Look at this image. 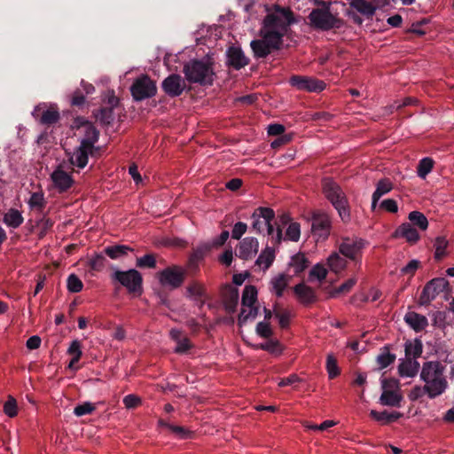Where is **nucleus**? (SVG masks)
Segmentation results:
<instances>
[{
    "instance_id": "nucleus-1",
    "label": "nucleus",
    "mask_w": 454,
    "mask_h": 454,
    "mask_svg": "<svg viewBox=\"0 0 454 454\" xmlns=\"http://www.w3.org/2000/svg\"><path fill=\"white\" fill-rule=\"evenodd\" d=\"M292 12L288 8L275 7L274 12L268 14L260 31V39L250 43L255 58H265L271 51L278 50L287 27L294 22Z\"/></svg>"
},
{
    "instance_id": "nucleus-2",
    "label": "nucleus",
    "mask_w": 454,
    "mask_h": 454,
    "mask_svg": "<svg viewBox=\"0 0 454 454\" xmlns=\"http://www.w3.org/2000/svg\"><path fill=\"white\" fill-rule=\"evenodd\" d=\"M443 371L444 368L437 361H430L423 364L420 378L425 382V391L430 398L442 395L447 388Z\"/></svg>"
},
{
    "instance_id": "nucleus-3",
    "label": "nucleus",
    "mask_w": 454,
    "mask_h": 454,
    "mask_svg": "<svg viewBox=\"0 0 454 454\" xmlns=\"http://www.w3.org/2000/svg\"><path fill=\"white\" fill-rule=\"evenodd\" d=\"M184 74L189 82L200 85H211L215 75L213 63L208 57L200 60H190L184 67Z\"/></svg>"
},
{
    "instance_id": "nucleus-4",
    "label": "nucleus",
    "mask_w": 454,
    "mask_h": 454,
    "mask_svg": "<svg viewBox=\"0 0 454 454\" xmlns=\"http://www.w3.org/2000/svg\"><path fill=\"white\" fill-rule=\"evenodd\" d=\"M322 190L325 198L337 210L341 220L348 222L350 218L348 202L340 186L332 178L325 177L322 181Z\"/></svg>"
},
{
    "instance_id": "nucleus-5",
    "label": "nucleus",
    "mask_w": 454,
    "mask_h": 454,
    "mask_svg": "<svg viewBox=\"0 0 454 454\" xmlns=\"http://www.w3.org/2000/svg\"><path fill=\"white\" fill-rule=\"evenodd\" d=\"M275 216L274 211L269 207H258L252 215V228L258 233H266L271 236L275 243H280L282 240V231L278 228L274 231L271 221Z\"/></svg>"
},
{
    "instance_id": "nucleus-6",
    "label": "nucleus",
    "mask_w": 454,
    "mask_h": 454,
    "mask_svg": "<svg viewBox=\"0 0 454 454\" xmlns=\"http://www.w3.org/2000/svg\"><path fill=\"white\" fill-rule=\"evenodd\" d=\"M86 131L88 137L82 139L79 147L69 155L70 163L80 168L87 165L89 155L92 153L93 145L98 137V132L92 125L86 126Z\"/></svg>"
},
{
    "instance_id": "nucleus-7",
    "label": "nucleus",
    "mask_w": 454,
    "mask_h": 454,
    "mask_svg": "<svg viewBox=\"0 0 454 454\" xmlns=\"http://www.w3.org/2000/svg\"><path fill=\"white\" fill-rule=\"evenodd\" d=\"M257 294V289L254 286H245L241 298V310L239 316V325L254 320L257 317L260 309Z\"/></svg>"
},
{
    "instance_id": "nucleus-8",
    "label": "nucleus",
    "mask_w": 454,
    "mask_h": 454,
    "mask_svg": "<svg viewBox=\"0 0 454 454\" xmlns=\"http://www.w3.org/2000/svg\"><path fill=\"white\" fill-rule=\"evenodd\" d=\"M330 6L327 5L324 8L314 9L309 15L310 24L321 30H330L333 28H339L342 26V20L337 14L330 12Z\"/></svg>"
},
{
    "instance_id": "nucleus-9",
    "label": "nucleus",
    "mask_w": 454,
    "mask_h": 454,
    "mask_svg": "<svg viewBox=\"0 0 454 454\" xmlns=\"http://www.w3.org/2000/svg\"><path fill=\"white\" fill-rule=\"evenodd\" d=\"M111 278L114 283H118L124 286L129 293L137 294H142L143 278L140 272L137 270L131 269L128 270H121L114 269L111 274Z\"/></svg>"
},
{
    "instance_id": "nucleus-10",
    "label": "nucleus",
    "mask_w": 454,
    "mask_h": 454,
    "mask_svg": "<svg viewBox=\"0 0 454 454\" xmlns=\"http://www.w3.org/2000/svg\"><path fill=\"white\" fill-rule=\"evenodd\" d=\"M366 246V242L362 239H343L339 244V252L348 259L355 262L356 265L361 266L362 253Z\"/></svg>"
},
{
    "instance_id": "nucleus-11",
    "label": "nucleus",
    "mask_w": 454,
    "mask_h": 454,
    "mask_svg": "<svg viewBox=\"0 0 454 454\" xmlns=\"http://www.w3.org/2000/svg\"><path fill=\"white\" fill-rule=\"evenodd\" d=\"M382 393L380 403L385 406L398 407L403 399L398 381L393 379L381 380Z\"/></svg>"
},
{
    "instance_id": "nucleus-12",
    "label": "nucleus",
    "mask_w": 454,
    "mask_h": 454,
    "mask_svg": "<svg viewBox=\"0 0 454 454\" xmlns=\"http://www.w3.org/2000/svg\"><path fill=\"white\" fill-rule=\"evenodd\" d=\"M130 91L136 101H141L153 97L156 94L157 87L147 75H141L134 81Z\"/></svg>"
},
{
    "instance_id": "nucleus-13",
    "label": "nucleus",
    "mask_w": 454,
    "mask_h": 454,
    "mask_svg": "<svg viewBox=\"0 0 454 454\" xmlns=\"http://www.w3.org/2000/svg\"><path fill=\"white\" fill-rule=\"evenodd\" d=\"M289 82L297 90L308 92H320L326 87L323 81L309 76L294 75Z\"/></svg>"
},
{
    "instance_id": "nucleus-14",
    "label": "nucleus",
    "mask_w": 454,
    "mask_h": 454,
    "mask_svg": "<svg viewBox=\"0 0 454 454\" xmlns=\"http://www.w3.org/2000/svg\"><path fill=\"white\" fill-rule=\"evenodd\" d=\"M184 271L179 267H169L158 273L160 283L171 289L179 287L184 282Z\"/></svg>"
},
{
    "instance_id": "nucleus-15",
    "label": "nucleus",
    "mask_w": 454,
    "mask_h": 454,
    "mask_svg": "<svg viewBox=\"0 0 454 454\" xmlns=\"http://www.w3.org/2000/svg\"><path fill=\"white\" fill-rule=\"evenodd\" d=\"M331 229V221L327 215H319L313 217L312 221V233L317 238V240H325Z\"/></svg>"
},
{
    "instance_id": "nucleus-16",
    "label": "nucleus",
    "mask_w": 454,
    "mask_h": 454,
    "mask_svg": "<svg viewBox=\"0 0 454 454\" xmlns=\"http://www.w3.org/2000/svg\"><path fill=\"white\" fill-rule=\"evenodd\" d=\"M185 87V82L179 74H171L162 82L164 91L171 97L181 95Z\"/></svg>"
},
{
    "instance_id": "nucleus-17",
    "label": "nucleus",
    "mask_w": 454,
    "mask_h": 454,
    "mask_svg": "<svg viewBox=\"0 0 454 454\" xmlns=\"http://www.w3.org/2000/svg\"><path fill=\"white\" fill-rule=\"evenodd\" d=\"M51 179L54 187L60 192L67 191L74 184L71 175L64 171L60 166L51 173Z\"/></svg>"
},
{
    "instance_id": "nucleus-18",
    "label": "nucleus",
    "mask_w": 454,
    "mask_h": 454,
    "mask_svg": "<svg viewBox=\"0 0 454 454\" xmlns=\"http://www.w3.org/2000/svg\"><path fill=\"white\" fill-rule=\"evenodd\" d=\"M258 248V240L253 237H247L240 241L237 255L243 260H248L255 256Z\"/></svg>"
},
{
    "instance_id": "nucleus-19",
    "label": "nucleus",
    "mask_w": 454,
    "mask_h": 454,
    "mask_svg": "<svg viewBox=\"0 0 454 454\" xmlns=\"http://www.w3.org/2000/svg\"><path fill=\"white\" fill-rule=\"evenodd\" d=\"M227 61L235 69H240L248 64L249 59L240 48L231 47L227 51Z\"/></svg>"
},
{
    "instance_id": "nucleus-20",
    "label": "nucleus",
    "mask_w": 454,
    "mask_h": 454,
    "mask_svg": "<svg viewBox=\"0 0 454 454\" xmlns=\"http://www.w3.org/2000/svg\"><path fill=\"white\" fill-rule=\"evenodd\" d=\"M338 252H333L326 259V263L331 271L335 274L344 271L348 267V261Z\"/></svg>"
},
{
    "instance_id": "nucleus-21",
    "label": "nucleus",
    "mask_w": 454,
    "mask_h": 454,
    "mask_svg": "<svg viewBox=\"0 0 454 454\" xmlns=\"http://www.w3.org/2000/svg\"><path fill=\"white\" fill-rule=\"evenodd\" d=\"M406 324L416 332L424 330L427 326V319L425 316L409 311L404 316Z\"/></svg>"
},
{
    "instance_id": "nucleus-22",
    "label": "nucleus",
    "mask_w": 454,
    "mask_h": 454,
    "mask_svg": "<svg viewBox=\"0 0 454 454\" xmlns=\"http://www.w3.org/2000/svg\"><path fill=\"white\" fill-rule=\"evenodd\" d=\"M280 222L283 225L288 224L286 231V239L290 241H298L301 237V226L298 223L290 222L288 215H283L280 217Z\"/></svg>"
},
{
    "instance_id": "nucleus-23",
    "label": "nucleus",
    "mask_w": 454,
    "mask_h": 454,
    "mask_svg": "<svg viewBox=\"0 0 454 454\" xmlns=\"http://www.w3.org/2000/svg\"><path fill=\"white\" fill-rule=\"evenodd\" d=\"M370 416L380 423L381 425H387L389 423L395 422L400 418L403 417V414L399 411H392L387 412L386 411H377L374 410H372L370 411Z\"/></svg>"
},
{
    "instance_id": "nucleus-24",
    "label": "nucleus",
    "mask_w": 454,
    "mask_h": 454,
    "mask_svg": "<svg viewBox=\"0 0 454 454\" xmlns=\"http://www.w3.org/2000/svg\"><path fill=\"white\" fill-rule=\"evenodd\" d=\"M309 266V261L306 255L302 253H297L293 255L288 262L289 270L294 274H299L306 270Z\"/></svg>"
},
{
    "instance_id": "nucleus-25",
    "label": "nucleus",
    "mask_w": 454,
    "mask_h": 454,
    "mask_svg": "<svg viewBox=\"0 0 454 454\" xmlns=\"http://www.w3.org/2000/svg\"><path fill=\"white\" fill-rule=\"evenodd\" d=\"M67 353L72 356L67 366L68 369L76 371L78 369L76 364L79 362L80 358L82 356L81 342L77 340H73L70 343Z\"/></svg>"
},
{
    "instance_id": "nucleus-26",
    "label": "nucleus",
    "mask_w": 454,
    "mask_h": 454,
    "mask_svg": "<svg viewBox=\"0 0 454 454\" xmlns=\"http://www.w3.org/2000/svg\"><path fill=\"white\" fill-rule=\"evenodd\" d=\"M419 369V364L411 358H406L402 361L398 366L399 373L402 377H414Z\"/></svg>"
},
{
    "instance_id": "nucleus-27",
    "label": "nucleus",
    "mask_w": 454,
    "mask_h": 454,
    "mask_svg": "<svg viewBox=\"0 0 454 454\" xmlns=\"http://www.w3.org/2000/svg\"><path fill=\"white\" fill-rule=\"evenodd\" d=\"M395 235L404 238L410 243H416L419 239V232L409 223L401 224L396 230Z\"/></svg>"
},
{
    "instance_id": "nucleus-28",
    "label": "nucleus",
    "mask_w": 454,
    "mask_h": 454,
    "mask_svg": "<svg viewBox=\"0 0 454 454\" xmlns=\"http://www.w3.org/2000/svg\"><path fill=\"white\" fill-rule=\"evenodd\" d=\"M441 283V279H433L424 287L420 297L421 303H428L435 298Z\"/></svg>"
},
{
    "instance_id": "nucleus-29",
    "label": "nucleus",
    "mask_w": 454,
    "mask_h": 454,
    "mask_svg": "<svg viewBox=\"0 0 454 454\" xmlns=\"http://www.w3.org/2000/svg\"><path fill=\"white\" fill-rule=\"evenodd\" d=\"M275 259V252L270 247H265L255 261L256 265L263 270H268Z\"/></svg>"
},
{
    "instance_id": "nucleus-30",
    "label": "nucleus",
    "mask_w": 454,
    "mask_h": 454,
    "mask_svg": "<svg viewBox=\"0 0 454 454\" xmlns=\"http://www.w3.org/2000/svg\"><path fill=\"white\" fill-rule=\"evenodd\" d=\"M288 278L286 274L280 273L273 277L270 280L271 292L278 297L282 296L285 289L288 285Z\"/></svg>"
},
{
    "instance_id": "nucleus-31",
    "label": "nucleus",
    "mask_w": 454,
    "mask_h": 454,
    "mask_svg": "<svg viewBox=\"0 0 454 454\" xmlns=\"http://www.w3.org/2000/svg\"><path fill=\"white\" fill-rule=\"evenodd\" d=\"M294 293L303 303H310L315 300L314 291L305 284L296 285L294 286Z\"/></svg>"
},
{
    "instance_id": "nucleus-32",
    "label": "nucleus",
    "mask_w": 454,
    "mask_h": 454,
    "mask_svg": "<svg viewBox=\"0 0 454 454\" xmlns=\"http://www.w3.org/2000/svg\"><path fill=\"white\" fill-rule=\"evenodd\" d=\"M350 6L357 12L366 17H372L376 11V7L366 0H353Z\"/></svg>"
},
{
    "instance_id": "nucleus-33",
    "label": "nucleus",
    "mask_w": 454,
    "mask_h": 454,
    "mask_svg": "<svg viewBox=\"0 0 454 454\" xmlns=\"http://www.w3.org/2000/svg\"><path fill=\"white\" fill-rule=\"evenodd\" d=\"M171 338L176 342L175 351L177 353H184L187 351L191 345L186 337L182 335V333L177 329H172L170 331Z\"/></svg>"
},
{
    "instance_id": "nucleus-34",
    "label": "nucleus",
    "mask_w": 454,
    "mask_h": 454,
    "mask_svg": "<svg viewBox=\"0 0 454 454\" xmlns=\"http://www.w3.org/2000/svg\"><path fill=\"white\" fill-rule=\"evenodd\" d=\"M23 216L18 209H10L4 214L3 222L11 228H18L23 223Z\"/></svg>"
},
{
    "instance_id": "nucleus-35",
    "label": "nucleus",
    "mask_w": 454,
    "mask_h": 454,
    "mask_svg": "<svg viewBox=\"0 0 454 454\" xmlns=\"http://www.w3.org/2000/svg\"><path fill=\"white\" fill-rule=\"evenodd\" d=\"M357 282V278L356 276H352L348 279H347L345 282H343L340 286L334 288L329 293V295L331 298H336L340 294H348L352 288L355 286V285Z\"/></svg>"
},
{
    "instance_id": "nucleus-36",
    "label": "nucleus",
    "mask_w": 454,
    "mask_h": 454,
    "mask_svg": "<svg viewBox=\"0 0 454 454\" xmlns=\"http://www.w3.org/2000/svg\"><path fill=\"white\" fill-rule=\"evenodd\" d=\"M422 353V344L419 340H409L405 343V355L407 358L416 360Z\"/></svg>"
},
{
    "instance_id": "nucleus-37",
    "label": "nucleus",
    "mask_w": 454,
    "mask_h": 454,
    "mask_svg": "<svg viewBox=\"0 0 454 454\" xmlns=\"http://www.w3.org/2000/svg\"><path fill=\"white\" fill-rule=\"evenodd\" d=\"M132 249L124 245H116V246H111L106 247L105 248V253L107 254L111 259H119L128 254V252L131 251Z\"/></svg>"
},
{
    "instance_id": "nucleus-38",
    "label": "nucleus",
    "mask_w": 454,
    "mask_h": 454,
    "mask_svg": "<svg viewBox=\"0 0 454 454\" xmlns=\"http://www.w3.org/2000/svg\"><path fill=\"white\" fill-rule=\"evenodd\" d=\"M27 204L32 210L43 211L46 205L44 194L42 192L32 193Z\"/></svg>"
},
{
    "instance_id": "nucleus-39",
    "label": "nucleus",
    "mask_w": 454,
    "mask_h": 454,
    "mask_svg": "<svg viewBox=\"0 0 454 454\" xmlns=\"http://www.w3.org/2000/svg\"><path fill=\"white\" fill-rule=\"evenodd\" d=\"M255 348L266 350L270 354L278 356L283 351V347L278 340L270 339L264 343L254 346Z\"/></svg>"
},
{
    "instance_id": "nucleus-40",
    "label": "nucleus",
    "mask_w": 454,
    "mask_h": 454,
    "mask_svg": "<svg viewBox=\"0 0 454 454\" xmlns=\"http://www.w3.org/2000/svg\"><path fill=\"white\" fill-rule=\"evenodd\" d=\"M394 184L388 178H382L376 184V189L372 194L375 195V199L381 198L393 190Z\"/></svg>"
},
{
    "instance_id": "nucleus-41",
    "label": "nucleus",
    "mask_w": 454,
    "mask_h": 454,
    "mask_svg": "<svg viewBox=\"0 0 454 454\" xmlns=\"http://www.w3.org/2000/svg\"><path fill=\"white\" fill-rule=\"evenodd\" d=\"M434 168V160L429 157H425L419 162L417 168L418 176L425 179Z\"/></svg>"
},
{
    "instance_id": "nucleus-42",
    "label": "nucleus",
    "mask_w": 454,
    "mask_h": 454,
    "mask_svg": "<svg viewBox=\"0 0 454 454\" xmlns=\"http://www.w3.org/2000/svg\"><path fill=\"white\" fill-rule=\"evenodd\" d=\"M327 269L322 263L315 264L309 270V278L310 281L317 280L322 282L327 276Z\"/></svg>"
},
{
    "instance_id": "nucleus-43",
    "label": "nucleus",
    "mask_w": 454,
    "mask_h": 454,
    "mask_svg": "<svg viewBox=\"0 0 454 454\" xmlns=\"http://www.w3.org/2000/svg\"><path fill=\"white\" fill-rule=\"evenodd\" d=\"M408 218L414 225L418 226L422 231H426L428 227L427 217L419 211H411Z\"/></svg>"
},
{
    "instance_id": "nucleus-44",
    "label": "nucleus",
    "mask_w": 454,
    "mask_h": 454,
    "mask_svg": "<svg viewBox=\"0 0 454 454\" xmlns=\"http://www.w3.org/2000/svg\"><path fill=\"white\" fill-rule=\"evenodd\" d=\"M274 315L278 321L281 328H287L290 325V320L293 314L288 309H278L277 306H274Z\"/></svg>"
},
{
    "instance_id": "nucleus-45",
    "label": "nucleus",
    "mask_w": 454,
    "mask_h": 454,
    "mask_svg": "<svg viewBox=\"0 0 454 454\" xmlns=\"http://www.w3.org/2000/svg\"><path fill=\"white\" fill-rule=\"evenodd\" d=\"M448 240L445 237H437L434 241V257L437 260L442 259L446 254V249L448 247Z\"/></svg>"
},
{
    "instance_id": "nucleus-46",
    "label": "nucleus",
    "mask_w": 454,
    "mask_h": 454,
    "mask_svg": "<svg viewBox=\"0 0 454 454\" xmlns=\"http://www.w3.org/2000/svg\"><path fill=\"white\" fill-rule=\"evenodd\" d=\"M395 356L388 349H383L377 356V363L380 369H384L395 361Z\"/></svg>"
},
{
    "instance_id": "nucleus-47",
    "label": "nucleus",
    "mask_w": 454,
    "mask_h": 454,
    "mask_svg": "<svg viewBox=\"0 0 454 454\" xmlns=\"http://www.w3.org/2000/svg\"><path fill=\"white\" fill-rule=\"evenodd\" d=\"M326 371L330 379L337 377L340 373L337 361L332 354L326 357Z\"/></svg>"
},
{
    "instance_id": "nucleus-48",
    "label": "nucleus",
    "mask_w": 454,
    "mask_h": 454,
    "mask_svg": "<svg viewBox=\"0 0 454 454\" xmlns=\"http://www.w3.org/2000/svg\"><path fill=\"white\" fill-rule=\"evenodd\" d=\"M67 286L69 292L79 293L82 290L83 284L76 275L71 274L67 278Z\"/></svg>"
},
{
    "instance_id": "nucleus-49",
    "label": "nucleus",
    "mask_w": 454,
    "mask_h": 454,
    "mask_svg": "<svg viewBox=\"0 0 454 454\" xmlns=\"http://www.w3.org/2000/svg\"><path fill=\"white\" fill-rule=\"evenodd\" d=\"M186 293L190 298L200 297L204 294V286L199 282H192L186 287Z\"/></svg>"
},
{
    "instance_id": "nucleus-50",
    "label": "nucleus",
    "mask_w": 454,
    "mask_h": 454,
    "mask_svg": "<svg viewBox=\"0 0 454 454\" xmlns=\"http://www.w3.org/2000/svg\"><path fill=\"white\" fill-rule=\"evenodd\" d=\"M4 412L9 418H14L18 414V405L12 396H9L4 404Z\"/></svg>"
},
{
    "instance_id": "nucleus-51",
    "label": "nucleus",
    "mask_w": 454,
    "mask_h": 454,
    "mask_svg": "<svg viewBox=\"0 0 454 454\" xmlns=\"http://www.w3.org/2000/svg\"><path fill=\"white\" fill-rule=\"evenodd\" d=\"M59 114L56 109L50 108L43 112L41 117V122L43 124H52L58 121Z\"/></svg>"
},
{
    "instance_id": "nucleus-52",
    "label": "nucleus",
    "mask_w": 454,
    "mask_h": 454,
    "mask_svg": "<svg viewBox=\"0 0 454 454\" xmlns=\"http://www.w3.org/2000/svg\"><path fill=\"white\" fill-rule=\"evenodd\" d=\"M255 333L258 336L264 339L270 338L273 333L270 324L266 321H262L257 324Z\"/></svg>"
},
{
    "instance_id": "nucleus-53",
    "label": "nucleus",
    "mask_w": 454,
    "mask_h": 454,
    "mask_svg": "<svg viewBox=\"0 0 454 454\" xmlns=\"http://www.w3.org/2000/svg\"><path fill=\"white\" fill-rule=\"evenodd\" d=\"M95 405L90 402H85L83 403L78 404L74 410V413L77 417H82L87 414H90L95 411Z\"/></svg>"
},
{
    "instance_id": "nucleus-54",
    "label": "nucleus",
    "mask_w": 454,
    "mask_h": 454,
    "mask_svg": "<svg viewBox=\"0 0 454 454\" xmlns=\"http://www.w3.org/2000/svg\"><path fill=\"white\" fill-rule=\"evenodd\" d=\"M137 266L153 269L156 267V260L153 254H145L137 259Z\"/></svg>"
},
{
    "instance_id": "nucleus-55",
    "label": "nucleus",
    "mask_w": 454,
    "mask_h": 454,
    "mask_svg": "<svg viewBox=\"0 0 454 454\" xmlns=\"http://www.w3.org/2000/svg\"><path fill=\"white\" fill-rule=\"evenodd\" d=\"M88 265L92 270L100 271L105 266V257L102 254H94L89 259Z\"/></svg>"
},
{
    "instance_id": "nucleus-56",
    "label": "nucleus",
    "mask_w": 454,
    "mask_h": 454,
    "mask_svg": "<svg viewBox=\"0 0 454 454\" xmlns=\"http://www.w3.org/2000/svg\"><path fill=\"white\" fill-rule=\"evenodd\" d=\"M142 403V399L136 395H128L123 398V404L127 409H133Z\"/></svg>"
},
{
    "instance_id": "nucleus-57",
    "label": "nucleus",
    "mask_w": 454,
    "mask_h": 454,
    "mask_svg": "<svg viewBox=\"0 0 454 454\" xmlns=\"http://www.w3.org/2000/svg\"><path fill=\"white\" fill-rule=\"evenodd\" d=\"M247 225L243 222H238L234 224L231 231V237L234 239H239L247 231Z\"/></svg>"
},
{
    "instance_id": "nucleus-58",
    "label": "nucleus",
    "mask_w": 454,
    "mask_h": 454,
    "mask_svg": "<svg viewBox=\"0 0 454 454\" xmlns=\"http://www.w3.org/2000/svg\"><path fill=\"white\" fill-rule=\"evenodd\" d=\"M167 428L180 439H185L189 436L190 432L183 427L167 425Z\"/></svg>"
},
{
    "instance_id": "nucleus-59",
    "label": "nucleus",
    "mask_w": 454,
    "mask_h": 454,
    "mask_svg": "<svg viewBox=\"0 0 454 454\" xmlns=\"http://www.w3.org/2000/svg\"><path fill=\"white\" fill-rule=\"evenodd\" d=\"M380 207L390 213H396L398 211V205L393 199H387L380 203Z\"/></svg>"
},
{
    "instance_id": "nucleus-60",
    "label": "nucleus",
    "mask_w": 454,
    "mask_h": 454,
    "mask_svg": "<svg viewBox=\"0 0 454 454\" xmlns=\"http://www.w3.org/2000/svg\"><path fill=\"white\" fill-rule=\"evenodd\" d=\"M233 260V252L231 249L225 250L219 257V261L225 266H230Z\"/></svg>"
},
{
    "instance_id": "nucleus-61",
    "label": "nucleus",
    "mask_w": 454,
    "mask_h": 454,
    "mask_svg": "<svg viewBox=\"0 0 454 454\" xmlns=\"http://www.w3.org/2000/svg\"><path fill=\"white\" fill-rule=\"evenodd\" d=\"M285 127L282 124H270L267 128V132L270 136H278L284 133Z\"/></svg>"
},
{
    "instance_id": "nucleus-62",
    "label": "nucleus",
    "mask_w": 454,
    "mask_h": 454,
    "mask_svg": "<svg viewBox=\"0 0 454 454\" xmlns=\"http://www.w3.org/2000/svg\"><path fill=\"white\" fill-rule=\"evenodd\" d=\"M419 262L418 260H411L409 262V263L407 265H405L403 269H402V272L404 273V274H413L416 270L419 268Z\"/></svg>"
},
{
    "instance_id": "nucleus-63",
    "label": "nucleus",
    "mask_w": 454,
    "mask_h": 454,
    "mask_svg": "<svg viewBox=\"0 0 454 454\" xmlns=\"http://www.w3.org/2000/svg\"><path fill=\"white\" fill-rule=\"evenodd\" d=\"M41 345V338L37 335H33L27 340L26 346L28 349H36Z\"/></svg>"
},
{
    "instance_id": "nucleus-64",
    "label": "nucleus",
    "mask_w": 454,
    "mask_h": 454,
    "mask_svg": "<svg viewBox=\"0 0 454 454\" xmlns=\"http://www.w3.org/2000/svg\"><path fill=\"white\" fill-rule=\"evenodd\" d=\"M229 236H230V233L228 231H222L220 236L212 241V245L215 247L223 246L228 239Z\"/></svg>"
}]
</instances>
